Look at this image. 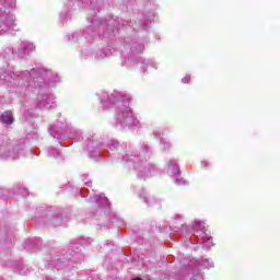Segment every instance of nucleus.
<instances>
[{
  "label": "nucleus",
  "instance_id": "obj_3",
  "mask_svg": "<svg viewBox=\"0 0 280 280\" xmlns=\"http://www.w3.org/2000/svg\"><path fill=\"white\" fill-rule=\"evenodd\" d=\"M133 280H143V279H141V278H135Z\"/></svg>",
  "mask_w": 280,
  "mask_h": 280
},
{
  "label": "nucleus",
  "instance_id": "obj_1",
  "mask_svg": "<svg viewBox=\"0 0 280 280\" xmlns=\"http://www.w3.org/2000/svg\"><path fill=\"white\" fill-rule=\"evenodd\" d=\"M1 121L7 125L12 124L14 121V116L12 115V112H4L1 116Z\"/></svg>",
  "mask_w": 280,
  "mask_h": 280
},
{
  "label": "nucleus",
  "instance_id": "obj_2",
  "mask_svg": "<svg viewBox=\"0 0 280 280\" xmlns=\"http://www.w3.org/2000/svg\"><path fill=\"white\" fill-rule=\"evenodd\" d=\"M189 80H191V78L185 77L182 79V82H184V84H189Z\"/></svg>",
  "mask_w": 280,
  "mask_h": 280
}]
</instances>
